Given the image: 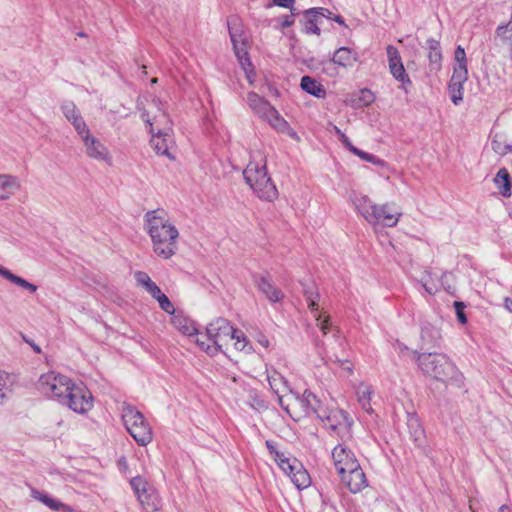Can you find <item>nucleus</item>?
Listing matches in <instances>:
<instances>
[{
	"instance_id": "f8f14e48",
	"label": "nucleus",
	"mask_w": 512,
	"mask_h": 512,
	"mask_svg": "<svg viewBox=\"0 0 512 512\" xmlns=\"http://www.w3.org/2000/svg\"><path fill=\"white\" fill-rule=\"evenodd\" d=\"M230 38L233 44L235 55L245 72L246 78L250 84L254 83L255 71L248 57L247 39L243 36L240 29L236 27L229 28Z\"/></svg>"
},
{
	"instance_id": "b1692460",
	"label": "nucleus",
	"mask_w": 512,
	"mask_h": 512,
	"mask_svg": "<svg viewBox=\"0 0 512 512\" xmlns=\"http://www.w3.org/2000/svg\"><path fill=\"white\" fill-rule=\"evenodd\" d=\"M134 279L137 286L144 289L153 299L158 297L162 293L160 287L150 278V276L144 271H136L134 273Z\"/></svg>"
},
{
	"instance_id": "cd10ccee",
	"label": "nucleus",
	"mask_w": 512,
	"mask_h": 512,
	"mask_svg": "<svg viewBox=\"0 0 512 512\" xmlns=\"http://www.w3.org/2000/svg\"><path fill=\"white\" fill-rule=\"evenodd\" d=\"M0 276L15 284L16 286L34 294L37 291V286L33 283L28 282L24 278L13 274L10 270L0 265Z\"/></svg>"
},
{
	"instance_id": "6e6d98bb",
	"label": "nucleus",
	"mask_w": 512,
	"mask_h": 512,
	"mask_svg": "<svg viewBox=\"0 0 512 512\" xmlns=\"http://www.w3.org/2000/svg\"><path fill=\"white\" fill-rule=\"evenodd\" d=\"M295 3V0H273V3L268 5L271 7L272 5H276L283 8H292Z\"/></svg>"
},
{
	"instance_id": "3c124183",
	"label": "nucleus",
	"mask_w": 512,
	"mask_h": 512,
	"mask_svg": "<svg viewBox=\"0 0 512 512\" xmlns=\"http://www.w3.org/2000/svg\"><path fill=\"white\" fill-rule=\"evenodd\" d=\"M454 66L467 67L466 53L462 46H457L454 52Z\"/></svg>"
},
{
	"instance_id": "4be33fe9",
	"label": "nucleus",
	"mask_w": 512,
	"mask_h": 512,
	"mask_svg": "<svg viewBox=\"0 0 512 512\" xmlns=\"http://www.w3.org/2000/svg\"><path fill=\"white\" fill-rule=\"evenodd\" d=\"M358 61V54L348 47L337 49L333 57L328 61L329 65L336 64L342 67H351Z\"/></svg>"
},
{
	"instance_id": "bb28decb",
	"label": "nucleus",
	"mask_w": 512,
	"mask_h": 512,
	"mask_svg": "<svg viewBox=\"0 0 512 512\" xmlns=\"http://www.w3.org/2000/svg\"><path fill=\"white\" fill-rule=\"evenodd\" d=\"M428 59L430 69L432 71H439L441 68L442 52L439 41L435 39H428L427 42Z\"/></svg>"
},
{
	"instance_id": "473e14b6",
	"label": "nucleus",
	"mask_w": 512,
	"mask_h": 512,
	"mask_svg": "<svg viewBox=\"0 0 512 512\" xmlns=\"http://www.w3.org/2000/svg\"><path fill=\"white\" fill-rule=\"evenodd\" d=\"M270 124L271 127L279 132H285L289 129L288 122L279 114V112L272 107L262 119Z\"/></svg>"
},
{
	"instance_id": "72a5a7b5",
	"label": "nucleus",
	"mask_w": 512,
	"mask_h": 512,
	"mask_svg": "<svg viewBox=\"0 0 512 512\" xmlns=\"http://www.w3.org/2000/svg\"><path fill=\"white\" fill-rule=\"evenodd\" d=\"M173 326L184 335L193 336L197 334V329L193 323L182 315H174L171 318Z\"/></svg>"
},
{
	"instance_id": "39448f33",
	"label": "nucleus",
	"mask_w": 512,
	"mask_h": 512,
	"mask_svg": "<svg viewBox=\"0 0 512 512\" xmlns=\"http://www.w3.org/2000/svg\"><path fill=\"white\" fill-rule=\"evenodd\" d=\"M265 445L279 468L289 476L298 489L301 490L309 487L311 479L302 463L296 458L287 457L285 453L279 449L277 442L267 440Z\"/></svg>"
},
{
	"instance_id": "7ed1b4c3",
	"label": "nucleus",
	"mask_w": 512,
	"mask_h": 512,
	"mask_svg": "<svg viewBox=\"0 0 512 512\" xmlns=\"http://www.w3.org/2000/svg\"><path fill=\"white\" fill-rule=\"evenodd\" d=\"M354 205L366 221L373 226L394 227L402 215L395 205H376L367 196L355 198Z\"/></svg>"
},
{
	"instance_id": "aec40b11",
	"label": "nucleus",
	"mask_w": 512,
	"mask_h": 512,
	"mask_svg": "<svg viewBox=\"0 0 512 512\" xmlns=\"http://www.w3.org/2000/svg\"><path fill=\"white\" fill-rule=\"evenodd\" d=\"M340 477L341 481L352 493L360 492L367 486V479L365 473L360 467V464H358V467L355 469L347 471V473H343Z\"/></svg>"
},
{
	"instance_id": "603ef678",
	"label": "nucleus",
	"mask_w": 512,
	"mask_h": 512,
	"mask_svg": "<svg viewBox=\"0 0 512 512\" xmlns=\"http://www.w3.org/2000/svg\"><path fill=\"white\" fill-rule=\"evenodd\" d=\"M408 425L410 428H414V432L412 434L414 437V441L415 442L420 441L423 436V429L420 426L419 420L415 417H411L409 419Z\"/></svg>"
},
{
	"instance_id": "bf43d9fd",
	"label": "nucleus",
	"mask_w": 512,
	"mask_h": 512,
	"mask_svg": "<svg viewBox=\"0 0 512 512\" xmlns=\"http://www.w3.org/2000/svg\"><path fill=\"white\" fill-rule=\"evenodd\" d=\"M340 141L343 143V145L351 152L353 153V148H356L352 143L351 141L349 140V138L344 134V133H341V138H340Z\"/></svg>"
},
{
	"instance_id": "2f4dec72",
	"label": "nucleus",
	"mask_w": 512,
	"mask_h": 512,
	"mask_svg": "<svg viewBox=\"0 0 512 512\" xmlns=\"http://www.w3.org/2000/svg\"><path fill=\"white\" fill-rule=\"evenodd\" d=\"M137 498L146 512H155L160 507L158 495L151 488L144 493H139Z\"/></svg>"
},
{
	"instance_id": "e433bc0d",
	"label": "nucleus",
	"mask_w": 512,
	"mask_h": 512,
	"mask_svg": "<svg viewBox=\"0 0 512 512\" xmlns=\"http://www.w3.org/2000/svg\"><path fill=\"white\" fill-rule=\"evenodd\" d=\"M13 384V376L3 370H0V404H3L7 400Z\"/></svg>"
},
{
	"instance_id": "09e8293b",
	"label": "nucleus",
	"mask_w": 512,
	"mask_h": 512,
	"mask_svg": "<svg viewBox=\"0 0 512 512\" xmlns=\"http://www.w3.org/2000/svg\"><path fill=\"white\" fill-rule=\"evenodd\" d=\"M421 337L427 342H433L439 337V331L431 325L423 326Z\"/></svg>"
},
{
	"instance_id": "c85d7f7f",
	"label": "nucleus",
	"mask_w": 512,
	"mask_h": 512,
	"mask_svg": "<svg viewBox=\"0 0 512 512\" xmlns=\"http://www.w3.org/2000/svg\"><path fill=\"white\" fill-rule=\"evenodd\" d=\"M300 86L305 92L317 98H324L326 96L324 86L310 76H303Z\"/></svg>"
},
{
	"instance_id": "4c0bfd02",
	"label": "nucleus",
	"mask_w": 512,
	"mask_h": 512,
	"mask_svg": "<svg viewBox=\"0 0 512 512\" xmlns=\"http://www.w3.org/2000/svg\"><path fill=\"white\" fill-rule=\"evenodd\" d=\"M229 340L234 341V347L238 351L245 353H250L252 351V346L249 344L244 332L239 329L234 328Z\"/></svg>"
},
{
	"instance_id": "9d476101",
	"label": "nucleus",
	"mask_w": 512,
	"mask_h": 512,
	"mask_svg": "<svg viewBox=\"0 0 512 512\" xmlns=\"http://www.w3.org/2000/svg\"><path fill=\"white\" fill-rule=\"evenodd\" d=\"M71 382L72 380L67 376L51 371L40 376L38 389L45 396L56 399L61 403Z\"/></svg>"
},
{
	"instance_id": "9b49d317",
	"label": "nucleus",
	"mask_w": 512,
	"mask_h": 512,
	"mask_svg": "<svg viewBox=\"0 0 512 512\" xmlns=\"http://www.w3.org/2000/svg\"><path fill=\"white\" fill-rule=\"evenodd\" d=\"M61 404L76 413L85 414L93 407V396L82 383L76 384L72 381Z\"/></svg>"
},
{
	"instance_id": "37998d69",
	"label": "nucleus",
	"mask_w": 512,
	"mask_h": 512,
	"mask_svg": "<svg viewBox=\"0 0 512 512\" xmlns=\"http://www.w3.org/2000/svg\"><path fill=\"white\" fill-rule=\"evenodd\" d=\"M353 154L358 156L361 160L370 162L376 166H381V167L385 166V162L382 159L376 157L373 154L362 151V150L358 149L357 147L353 148Z\"/></svg>"
},
{
	"instance_id": "58836bf2",
	"label": "nucleus",
	"mask_w": 512,
	"mask_h": 512,
	"mask_svg": "<svg viewBox=\"0 0 512 512\" xmlns=\"http://www.w3.org/2000/svg\"><path fill=\"white\" fill-rule=\"evenodd\" d=\"M61 112L68 122L81 116V112L73 101H64L60 106Z\"/></svg>"
},
{
	"instance_id": "ea45409f",
	"label": "nucleus",
	"mask_w": 512,
	"mask_h": 512,
	"mask_svg": "<svg viewBox=\"0 0 512 512\" xmlns=\"http://www.w3.org/2000/svg\"><path fill=\"white\" fill-rule=\"evenodd\" d=\"M389 70H390V73L393 75V77L398 82L401 83L403 89L406 90V86L411 85V80L405 71L403 63L399 64L398 66H395Z\"/></svg>"
},
{
	"instance_id": "412c9836",
	"label": "nucleus",
	"mask_w": 512,
	"mask_h": 512,
	"mask_svg": "<svg viewBox=\"0 0 512 512\" xmlns=\"http://www.w3.org/2000/svg\"><path fill=\"white\" fill-rule=\"evenodd\" d=\"M21 187L18 177L0 174V200L10 199Z\"/></svg>"
},
{
	"instance_id": "864d4df0",
	"label": "nucleus",
	"mask_w": 512,
	"mask_h": 512,
	"mask_svg": "<svg viewBox=\"0 0 512 512\" xmlns=\"http://www.w3.org/2000/svg\"><path fill=\"white\" fill-rule=\"evenodd\" d=\"M454 307H455V311H456V315H457L458 321L461 324H466L467 323V317H466V315L464 313L465 304L463 302H460V301H455L454 302Z\"/></svg>"
},
{
	"instance_id": "e2e57ef3",
	"label": "nucleus",
	"mask_w": 512,
	"mask_h": 512,
	"mask_svg": "<svg viewBox=\"0 0 512 512\" xmlns=\"http://www.w3.org/2000/svg\"><path fill=\"white\" fill-rule=\"evenodd\" d=\"M330 19H332V20H334L335 22L339 23L340 25H342V26H345V27H346L345 21H344V19H343V17H342V16H340V15H335V16H333V13L331 12V18H330Z\"/></svg>"
},
{
	"instance_id": "2eb2a0df",
	"label": "nucleus",
	"mask_w": 512,
	"mask_h": 512,
	"mask_svg": "<svg viewBox=\"0 0 512 512\" xmlns=\"http://www.w3.org/2000/svg\"><path fill=\"white\" fill-rule=\"evenodd\" d=\"M332 459L339 475L358 467V460L353 451L344 444H339L332 450Z\"/></svg>"
},
{
	"instance_id": "f704fd0d",
	"label": "nucleus",
	"mask_w": 512,
	"mask_h": 512,
	"mask_svg": "<svg viewBox=\"0 0 512 512\" xmlns=\"http://www.w3.org/2000/svg\"><path fill=\"white\" fill-rule=\"evenodd\" d=\"M372 392L373 391H372L371 387L364 383H361L357 389L358 402L367 413L373 412L372 407H371Z\"/></svg>"
},
{
	"instance_id": "6e6552de",
	"label": "nucleus",
	"mask_w": 512,
	"mask_h": 512,
	"mask_svg": "<svg viewBox=\"0 0 512 512\" xmlns=\"http://www.w3.org/2000/svg\"><path fill=\"white\" fill-rule=\"evenodd\" d=\"M317 418L342 440H350L352 438L353 419L346 411L339 408L322 406Z\"/></svg>"
},
{
	"instance_id": "a878e982",
	"label": "nucleus",
	"mask_w": 512,
	"mask_h": 512,
	"mask_svg": "<svg viewBox=\"0 0 512 512\" xmlns=\"http://www.w3.org/2000/svg\"><path fill=\"white\" fill-rule=\"evenodd\" d=\"M247 103L248 106L253 110V112L261 119H263L265 115L268 113L269 109L273 107L267 100H265L263 97L259 96L255 92L248 93Z\"/></svg>"
},
{
	"instance_id": "79ce46f5",
	"label": "nucleus",
	"mask_w": 512,
	"mask_h": 512,
	"mask_svg": "<svg viewBox=\"0 0 512 512\" xmlns=\"http://www.w3.org/2000/svg\"><path fill=\"white\" fill-rule=\"evenodd\" d=\"M69 123L73 126L75 132L77 133L80 139H82L91 132L82 115L80 117L75 118Z\"/></svg>"
},
{
	"instance_id": "f3484780",
	"label": "nucleus",
	"mask_w": 512,
	"mask_h": 512,
	"mask_svg": "<svg viewBox=\"0 0 512 512\" xmlns=\"http://www.w3.org/2000/svg\"><path fill=\"white\" fill-rule=\"evenodd\" d=\"M150 144L154 151L161 156H166L170 160H174L175 156L171 153L175 141L173 132H164L162 129H158L157 132L151 133Z\"/></svg>"
},
{
	"instance_id": "de8ad7c7",
	"label": "nucleus",
	"mask_w": 512,
	"mask_h": 512,
	"mask_svg": "<svg viewBox=\"0 0 512 512\" xmlns=\"http://www.w3.org/2000/svg\"><path fill=\"white\" fill-rule=\"evenodd\" d=\"M130 484H131L135 494L137 495V497L139 496V493H144V492H146L147 490L150 489V487H149L148 483L146 482V480H144L141 477H134L130 481Z\"/></svg>"
},
{
	"instance_id": "5fc2aeb1",
	"label": "nucleus",
	"mask_w": 512,
	"mask_h": 512,
	"mask_svg": "<svg viewBox=\"0 0 512 512\" xmlns=\"http://www.w3.org/2000/svg\"><path fill=\"white\" fill-rule=\"evenodd\" d=\"M195 342L205 352H206V348L211 346V342L207 340L206 333L198 335Z\"/></svg>"
},
{
	"instance_id": "680f3d73",
	"label": "nucleus",
	"mask_w": 512,
	"mask_h": 512,
	"mask_svg": "<svg viewBox=\"0 0 512 512\" xmlns=\"http://www.w3.org/2000/svg\"><path fill=\"white\" fill-rule=\"evenodd\" d=\"M504 308L509 311L510 313H512V299L510 297H505L504 298Z\"/></svg>"
},
{
	"instance_id": "ddd939ff",
	"label": "nucleus",
	"mask_w": 512,
	"mask_h": 512,
	"mask_svg": "<svg viewBox=\"0 0 512 512\" xmlns=\"http://www.w3.org/2000/svg\"><path fill=\"white\" fill-rule=\"evenodd\" d=\"M85 155L92 160L99 161L110 165L112 163V156L107 146L96 136L90 132L85 137L80 139Z\"/></svg>"
},
{
	"instance_id": "338daca9",
	"label": "nucleus",
	"mask_w": 512,
	"mask_h": 512,
	"mask_svg": "<svg viewBox=\"0 0 512 512\" xmlns=\"http://www.w3.org/2000/svg\"><path fill=\"white\" fill-rule=\"evenodd\" d=\"M335 131L339 135V138H341V133H343V132L337 127H335Z\"/></svg>"
},
{
	"instance_id": "20e7f679",
	"label": "nucleus",
	"mask_w": 512,
	"mask_h": 512,
	"mask_svg": "<svg viewBox=\"0 0 512 512\" xmlns=\"http://www.w3.org/2000/svg\"><path fill=\"white\" fill-rule=\"evenodd\" d=\"M246 183L254 193L262 200L272 202L278 197V190L268 176L266 162L264 160L250 161L243 171Z\"/></svg>"
},
{
	"instance_id": "7c9ffc66",
	"label": "nucleus",
	"mask_w": 512,
	"mask_h": 512,
	"mask_svg": "<svg viewBox=\"0 0 512 512\" xmlns=\"http://www.w3.org/2000/svg\"><path fill=\"white\" fill-rule=\"evenodd\" d=\"M494 182H495L500 194L503 197L511 196L512 182H511L510 175L506 168L499 169V171L497 172V174L494 178Z\"/></svg>"
},
{
	"instance_id": "6ab92c4d",
	"label": "nucleus",
	"mask_w": 512,
	"mask_h": 512,
	"mask_svg": "<svg viewBox=\"0 0 512 512\" xmlns=\"http://www.w3.org/2000/svg\"><path fill=\"white\" fill-rule=\"evenodd\" d=\"M267 381L274 394L277 395L278 401L280 398L286 399L288 394L292 392L286 378L273 368H266Z\"/></svg>"
},
{
	"instance_id": "4d7b16f0",
	"label": "nucleus",
	"mask_w": 512,
	"mask_h": 512,
	"mask_svg": "<svg viewBox=\"0 0 512 512\" xmlns=\"http://www.w3.org/2000/svg\"><path fill=\"white\" fill-rule=\"evenodd\" d=\"M361 95L364 105H368L374 100L372 92L368 89L361 90Z\"/></svg>"
},
{
	"instance_id": "c9c22d12",
	"label": "nucleus",
	"mask_w": 512,
	"mask_h": 512,
	"mask_svg": "<svg viewBox=\"0 0 512 512\" xmlns=\"http://www.w3.org/2000/svg\"><path fill=\"white\" fill-rule=\"evenodd\" d=\"M495 33V40L499 44L512 47V17L507 24L499 25Z\"/></svg>"
},
{
	"instance_id": "f257e3e1",
	"label": "nucleus",
	"mask_w": 512,
	"mask_h": 512,
	"mask_svg": "<svg viewBox=\"0 0 512 512\" xmlns=\"http://www.w3.org/2000/svg\"><path fill=\"white\" fill-rule=\"evenodd\" d=\"M144 230L149 235L153 252L161 259L172 258L178 249L179 231L164 209L144 214Z\"/></svg>"
},
{
	"instance_id": "0e129e2a",
	"label": "nucleus",
	"mask_w": 512,
	"mask_h": 512,
	"mask_svg": "<svg viewBox=\"0 0 512 512\" xmlns=\"http://www.w3.org/2000/svg\"><path fill=\"white\" fill-rule=\"evenodd\" d=\"M499 512H512V510L508 505L504 504L499 508Z\"/></svg>"
},
{
	"instance_id": "69168bd1",
	"label": "nucleus",
	"mask_w": 512,
	"mask_h": 512,
	"mask_svg": "<svg viewBox=\"0 0 512 512\" xmlns=\"http://www.w3.org/2000/svg\"><path fill=\"white\" fill-rule=\"evenodd\" d=\"M32 349L36 352V353H40L41 352V349L38 345L34 344V343H30Z\"/></svg>"
},
{
	"instance_id": "a18cd8bd",
	"label": "nucleus",
	"mask_w": 512,
	"mask_h": 512,
	"mask_svg": "<svg viewBox=\"0 0 512 512\" xmlns=\"http://www.w3.org/2000/svg\"><path fill=\"white\" fill-rule=\"evenodd\" d=\"M386 51L388 56L389 69L402 64L400 53L396 47L389 45L386 48Z\"/></svg>"
},
{
	"instance_id": "c756f323",
	"label": "nucleus",
	"mask_w": 512,
	"mask_h": 512,
	"mask_svg": "<svg viewBox=\"0 0 512 512\" xmlns=\"http://www.w3.org/2000/svg\"><path fill=\"white\" fill-rule=\"evenodd\" d=\"M491 148L500 156H505L512 152V144L508 142L504 133H494L492 135Z\"/></svg>"
},
{
	"instance_id": "f03ea898",
	"label": "nucleus",
	"mask_w": 512,
	"mask_h": 512,
	"mask_svg": "<svg viewBox=\"0 0 512 512\" xmlns=\"http://www.w3.org/2000/svg\"><path fill=\"white\" fill-rule=\"evenodd\" d=\"M417 364L421 371L444 383L454 382L461 384L463 380L462 373L458 370L455 363L442 353H422L417 357Z\"/></svg>"
},
{
	"instance_id": "13d9d810",
	"label": "nucleus",
	"mask_w": 512,
	"mask_h": 512,
	"mask_svg": "<svg viewBox=\"0 0 512 512\" xmlns=\"http://www.w3.org/2000/svg\"><path fill=\"white\" fill-rule=\"evenodd\" d=\"M294 23L293 14L292 15H286L281 18V27L282 28H288L292 26Z\"/></svg>"
},
{
	"instance_id": "8fccbe9b",
	"label": "nucleus",
	"mask_w": 512,
	"mask_h": 512,
	"mask_svg": "<svg viewBox=\"0 0 512 512\" xmlns=\"http://www.w3.org/2000/svg\"><path fill=\"white\" fill-rule=\"evenodd\" d=\"M431 274H432L431 272L426 271V276L422 277L421 283H422L423 288L425 289V291L428 294L434 295L439 291V288L437 285H435L429 279H427V277H431Z\"/></svg>"
},
{
	"instance_id": "0eeeda50",
	"label": "nucleus",
	"mask_w": 512,
	"mask_h": 512,
	"mask_svg": "<svg viewBox=\"0 0 512 512\" xmlns=\"http://www.w3.org/2000/svg\"><path fill=\"white\" fill-rule=\"evenodd\" d=\"M123 423L140 446L148 445L153 439L152 428L145 420L143 414L131 405H124L122 408Z\"/></svg>"
},
{
	"instance_id": "393cba45",
	"label": "nucleus",
	"mask_w": 512,
	"mask_h": 512,
	"mask_svg": "<svg viewBox=\"0 0 512 512\" xmlns=\"http://www.w3.org/2000/svg\"><path fill=\"white\" fill-rule=\"evenodd\" d=\"M31 496L35 500L43 503L44 505H46L47 507H49L53 511H60L61 510L62 512H73V509L70 506H68V505H66V504H64V503H62V502H60V501H58L56 499L51 498L47 494H44V493H42L41 491H39L37 489H32L31 490Z\"/></svg>"
},
{
	"instance_id": "a19ab883",
	"label": "nucleus",
	"mask_w": 512,
	"mask_h": 512,
	"mask_svg": "<svg viewBox=\"0 0 512 512\" xmlns=\"http://www.w3.org/2000/svg\"><path fill=\"white\" fill-rule=\"evenodd\" d=\"M448 89L452 102L455 105H459L460 102L463 100L464 83L450 82Z\"/></svg>"
},
{
	"instance_id": "774afa93",
	"label": "nucleus",
	"mask_w": 512,
	"mask_h": 512,
	"mask_svg": "<svg viewBox=\"0 0 512 512\" xmlns=\"http://www.w3.org/2000/svg\"><path fill=\"white\" fill-rule=\"evenodd\" d=\"M345 369L351 374L352 373V367L351 366H347L345 367Z\"/></svg>"
},
{
	"instance_id": "a211bd4d",
	"label": "nucleus",
	"mask_w": 512,
	"mask_h": 512,
	"mask_svg": "<svg viewBox=\"0 0 512 512\" xmlns=\"http://www.w3.org/2000/svg\"><path fill=\"white\" fill-rule=\"evenodd\" d=\"M303 30L307 34H320L319 24L322 18H331V11L323 7L310 8L304 12Z\"/></svg>"
},
{
	"instance_id": "c03bdc74",
	"label": "nucleus",
	"mask_w": 512,
	"mask_h": 512,
	"mask_svg": "<svg viewBox=\"0 0 512 512\" xmlns=\"http://www.w3.org/2000/svg\"><path fill=\"white\" fill-rule=\"evenodd\" d=\"M468 79V69L467 67L454 66L453 74L450 79L452 83H465Z\"/></svg>"
},
{
	"instance_id": "49530a36",
	"label": "nucleus",
	"mask_w": 512,
	"mask_h": 512,
	"mask_svg": "<svg viewBox=\"0 0 512 512\" xmlns=\"http://www.w3.org/2000/svg\"><path fill=\"white\" fill-rule=\"evenodd\" d=\"M155 300L158 302L160 308L163 311H165L168 314L174 315L175 307L164 293L159 294L158 297L155 298Z\"/></svg>"
},
{
	"instance_id": "4468645a",
	"label": "nucleus",
	"mask_w": 512,
	"mask_h": 512,
	"mask_svg": "<svg viewBox=\"0 0 512 512\" xmlns=\"http://www.w3.org/2000/svg\"><path fill=\"white\" fill-rule=\"evenodd\" d=\"M152 104L156 108L157 114H155L153 117H150L148 111H144L142 113L143 120L149 126V132L154 133L157 132L158 129H162L164 132H173L172 121L163 109L161 101L157 98H154L152 100Z\"/></svg>"
},
{
	"instance_id": "1a4fd4ad",
	"label": "nucleus",
	"mask_w": 512,
	"mask_h": 512,
	"mask_svg": "<svg viewBox=\"0 0 512 512\" xmlns=\"http://www.w3.org/2000/svg\"><path fill=\"white\" fill-rule=\"evenodd\" d=\"M233 330L234 327L224 318H218L212 321L206 327L207 340L211 342V346L206 348V353L210 356H215L219 352H222Z\"/></svg>"
},
{
	"instance_id": "5701e85b",
	"label": "nucleus",
	"mask_w": 512,
	"mask_h": 512,
	"mask_svg": "<svg viewBox=\"0 0 512 512\" xmlns=\"http://www.w3.org/2000/svg\"><path fill=\"white\" fill-rule=\"evenodd\" d=\"M256 285L258 289L266 296L271 302H279L283 299L284 294L281 290L275 287L272 282L265 276H261L257 281Z\"/></svg>"
},
{
	"instance_id": "052dcab7",
	"label": "nucleus",
	"mask_w": 512,
	"mask_h": 512,
	"mask_svg": "<svg viewBox=\"0 0 512 512\" xmlns=\"http://www.w3.org/2000/svg\"><path fill=\"white\" fill-rule=\"evenodd\" d=\"M257 342H258L261 346H263L264 348L269 347V340H268V338H267L265 335L260 334V335L257 337Z\"/></svg>"
},
{
	"instance_id": "dca6fc26",
	"label": "nucleus",
	"mask_w": 512,
	"mask_h": 512,
	"mask_svg": "<svg viewBox=\"0 0 512 512\" xmlns=\"http://www.w3.org/2000/svg\"><path fill=\"white\" fill-rule=\"evenodd\" d=\"M304 296L306 301L308 302L309 309L311 310L312 314L316 319L317 326L322 331V333L326 335L328 331L331 329L330 317L323 316L318 311V301L320 299L319 292L317 291L314 285H310L304 288Z\"/></svg>"
},
{
	"instance_id": "423d86ee",
	"label": "nucleus",
	"mask_w": 512,
	"mask_h": 512,
	"mask_svg": "<svg viewBox=\"0 0 512 512\" xmlns=\"http://www.w3.org/2000/svg\"><path fill=\"white\" fill-rule=\"evenodd\" d=\"M280 406L295 421L311 415L318 417L322 408L320 400L309 390H305L301 395L293 391L290 392L286 399L280 398Z\"/></svg>"
}]
</instances>
